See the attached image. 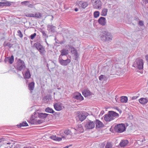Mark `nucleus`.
Masks as SVG:
<instances>
[{"label": "nucleus", "mask_w": 148, "mask_h": 148, "mask_svg": "<svg viewBox=\"0 0 148 148\" xmlns=\"http://www.w3.org/2000/svg\"><path fill=\"white\" fill-rule=\"evenodd\" d=\"M46 42V43H47V45H48V43H47V42Z\"/></svg>", "instance_id": "nucleus-59"}, {"label": "nucleus", "mask_w": 148, "mask_h": 148, "mask_svg": "<svg viewBox=\"0 0 148 148\" xmlns=\"http://www.w3.org/2000/svg\"><path fill=\"white\" fill-rule=\"evenodd\" d=\"M34 87V82H32L29 83L28 85L29 89V90H33Z\"/></svg>", "instance_id": "nucleus-29"}, {"label": "nucleus", "mask_w": 148, "mask_h": 148, "mask_svg": "<svg viewBox=\"0 0 148 148\" xmlns=\"http://www.w3.org/2000/svg\"><path fill=\"white\" fill-rule=\"evenodd\" d=\"M115 132L121 133L124 132L126 129L125 125L123 123L119 124L116 125L114 127Z\"/></svg>", "instance_id": "nucleus-4"}, {"label": "nucleus", "mask_w": 148, "mask_h": 148, "mask_svg": "<svg viewBox=\"0 0 148 148\" xmlns=\"http://www.w3.org/2000/svg\"><path fill=\"white\" fill-rule=\"evenodd\" d=\"M38 115V110H37L32 115L28 122L32 125H37L42 123V121L39 119Z\"/></svg>", "instance_id": "nucleus-2"}, {"label": "nucleus", "mask_w": 148, "mask_h": 148, "mask_svg": "<svg viewBox=\"0 0 148 148\" xmlns=\"http://www.w3.org/2000/svg\"><path fill=\"white\" fill-rule=\"evenodd\" d=\"M3 46L4 47L8 46L10 47H12V45L10 42H6L5 41L3 43Z\"/></svg>", "instance_id": "nucleus-33"}, {"label": "nucleus", "mask_w": 148, "mask_h": 148, "mask_svg": "<svg viewBox=\"0 0 148 148\" xmlns=\"http://www.w3.org/2000/svg\"><path fill=\"white\" fill-rule=\"evenodd\" d=\"M48 28H50L51 29V30L52 32H55V27L53 25H49L48 26Z\"/></svg>", "instance_id": "nucleus-38"}, {"label": "nucleus", "mask_w": 148, "mask_h": 148, "mask_svg": "<svg viewBox=\"0 0 148 148\" xmlns=\"http://www.w3.org/2000/svg\"><path fill=\"white\" fill-rule=\"evenodd\" d=\"M50 138L51 139L56 141H60L62 139V138L56 136L55 135H52L50 136Z\"/></svg>", "instance_id": "nucleus-27"}, {"label": "nucleus", "mask_w": 148, "mask_h": 148, "mask_svg": "<svg viewBox=\"0 0 148 148\" xmlns=\"http://www.w3.org/2000/svg\"><path fill=\"white\" fill-rule=\"evenodd\" d=\"M17 33L18 34V36L20 37V38H22L23 36V35L21 32V31L19 30L17 31Z\"/></svg>", "instance_id": "nucleus-41"}, {"label": "nucleus", "mask_w": 148, "mask_h": 148, "mask_svg": "<svg viewBox=\"0 0 148 148\" xmlns=\"http://www.w3.org/2000/svg\"><path fill=\"white\" fill-rule=\"evenodd\" d=\"M105 148H114L112 147V144L109 142L107 143Z\"/></svg>", "instance_id": "nucleus-35"}, {"label": "nucleus", "mask_w": 148, "mask_h": 148, "mask_svg": "<svg viewBox=\"0 0 148 148\" xmlns=\"http://www.w3.org/2000/svg\"><path fill=\"white\" fill-rule=\"evenodd\" d=\"M53 106L55 109L57 111H59L62 109V104L60 102L54 103Z\"/></svg>", "instance_id": "nucleus-14"}, {"label": "nucleus", "mask_w": 148, "mask_h": 148, "mask_svg": "<svg viewBox=\"0 0 148 148\" xmlns=\"http://www.w3.org/2000/svg\"><path fill=\"white\" fill-rule=\"evenodd\" d=\"M34 14V17H36L38 18H40L41 17V14L38 12H36L33 14Z\"/></svg>", "instance_id": "nucleus-31"}, {"label": "nucleus", "mask_w": 148, "mask_h": 148, "mask_svg": "<svg viewBox=\"0 0 148 148\" xmlns=\"http://www.w3.org/2000/svg\"><path fill=\"white\" fill-rule=\"evenodd\" d=\"M139 25L140 26H143V22L142 21H139Z\"/></svg>", "instance_id": "nucleus-44"}, {"label": "nucleus", "mask_w": 148, "mask_h": 148, "mask_svg": "<svg viewBox=\"0 0 148 148\" xmlns=\"http://www.w3.org/2000/svg\"><path fill=\"white\" fill-rule=\"evenodd\" d=\"M78 5L81 8L84 9L87 6L88 4L86 2L80 1Z\"/></svg>", "instance_id": "nucleus-17"}, {"label": "nucleus", "mask_w": 148, "mask_h": 148, "mask_svg": "<svg viewBox=\"0 0 148 148\" xmlns=\"http://www.w3.org/2000/svg\"><path fill=\"white\" fill-rule=\"evenodd\" d=\"M142 1L145 3H148V0H142Z\"/></svg>", "instance_id": "nucleus-47"}, {"label": "nucleus", "mask_w": 148, "mask_h": 148, "mask_svg": "<svg viewBox=\"0 0 148 148\" xmlns=\"http://www.w3.org/2000/svg\"><path fill=\"white\" fill-rule=\"evenodd\" d=\"M36 34L35 33H34V34H32L30 36V38L32 39H33L34 37L36 36Z\"/></svg>", "instance_id": "nucleus-43"}, {"label": "nucleus", "mask_w": 148, "mask_h": 148, "mask_svg": "<svg viewBox=\"0 0 148 148\" xmlns=\"http://www.w3.org/2000/svg\"><path fill=\"white\" fill-rule=\"evenodd\" d=\"M73 97L77 100L81 101L84 99L83 97L82 96L81 94L79 92H76L73 95Z\"/></svg>", "instance_id": "nucleus-12"}, {"label": "nucleus", "mask_w": 148, "mask_h": 148, "mask_svg": "<svg viewBox=\"0 0 148 148\" xmlns=\"http://www.w3.org/2000/svg\"><path fill=\"white\" fill-rule=\"evenodd\" d=\"M12 2L8 1H5V2H1V6H9L11 5Z\"/></svg>", "instance_id": "nucleus-25"}, {"label": "nucleus", "mask_w": 148, "mask_h": 148, "mask_svg": "<svg viewBox=\"0 0 148 148\" xmlns=\"http://www.w3.org/2000/svg\"><path fill=\"white\" fill-rule=\"evenodd\" d=\"M99 23L102 26H105L106 24V18L103 17H101L98 20Z\"/></svg>", "instance_id": "nucleus-15"}, {"label": "nucleus", "mask_w": 148, "mask_h": 148, "mask_svg": "<svg viewBox=\"0 0 148 148\" xmlns=\"http://www.w3.org/2000/svg\"><path fill=\"white\" fill-rule=\"evenodd\" d=\"M68 147H69L68 146H66L65 147H64V148H68Z\"/></svg>", "instance_id": "nucleus-54"}, {"label": "nucleus", "mask_w": 148, "mask_h": 148, "mask_svg": "<svg viewBox=\"0 0 148 148\" xmlns=\"http://www.w3.org/2000/svg\"><path fill=\"white\" fill-rule=\"evenodd\" d=\"M34 46L39 51L40 54L43 55L45 53L46 51L45 48L40 43H35Z\"/></svg>", "instance_id": "nucleus-10"}, {"label": "nucleus", "mask_w": 148, "mask_h": 148, "mask_svg": "<svg viewBox=\"0 0 148 148\" xmlns=\"http://www.w3.org/2000/svg\"><path fill=\"white\" fill-rule=\"evenodd\" d=\"M29 3V2L28 1H25L21 2V4L22 5H25L28 6Z\"/></svg>", "instance_id": "nucleus-37"}, {"label": "nucleus", "mask_w": 148, "mask_h": 148, "mask_svg": "<svg viewBox=\"0 0 148 148\" xmlns=\"http://www.w3.org/2000/svg\"><path fill=\"white\" fill-rule=\"evenodd\" d=\"M1 2H0V7L1 6Z\"/></svg>", "instance_id": "nucleus-55"}, {"label": "nucleus", "mask_w": 148, "mask_h": 148, "mask_svg": "<svg viewBox=\"0 0 148 148\" xmlns=\"http://www.w3.org/2000/svg\"><path fill=\"white\" fill-rule=\"evenodd\" d=\"M138 101L140 103L143 105H145L148 102V98H142L139 99Z\"/></svg>", "instance_id": "nucleus-18"}, {"label": "nucleus", "mask_w": 148, "mask_h": 148, "mask_svg": "<svg viewBox=\"0 0 148 148\" xmlns=\"http://www.w3.org/2000/svg\"><path fill=\"white\" fill-rule=\"evenodd\" d=\"M107 5L110 8L111 6H110V4L108 3Z\"/></svg>", "instance_id": "nucleus-51"}, {"label": "nucleus", "mask_w": 148, "mask_h": 148, "mask_svg": "<svg viewBox=\"0 0 148 148\" xmlns=\"http://www.w3.org/2000/svg\"><path fill=\"white\" fill-rule=\"evenodd\" d=\"M66 47L69 48V49L71 50L72 54L75 57V60H77L79 57V55L77 50L75 48L69 45H66Z\"/></svg>", "instance_id": "nucleus-9"}, {"label": "nucleus", "mask_w": 148, "mask_h": 148, "mask_svg": "<svg viewBox=\"0 0 148 148\" xmlns=\"http://www.w3.org/2000/svg\"><path fill=\"white\" fill-rule=\"evenodd\" d=\"M59 62L60 64L63 66H66L71 62V60L69 59H68L65 57L64 58H59L58 59Z\"/></svg>", "instance_id": "nucleus-6"}, {"label": "nucleus", "mask_w": 148, "mask_h": 148, "mask_svg": "<svg viewBox=\"0 0 148 148\" xmlns=\"http://www.w3.org/2000/svg\"><path fill=\"white\" fill-rule=\"evenodd\" d=\"M10 148H12V147H10Z\"/></svg>", "instance_id": "nucleus-58"}, {"label": "nucleus", "mask_w": 148, "mask_h": 148, "mask_svg": "<svg viewBox=\"0 0 148 148\" xmlns=\"http://www.w3.org/2000/svg\"><path fill=\"white\" fill-rule=\"evenodd\" d=\"M38 110V114L39 119H44L48 115L46 113H40Z\"/></svg>", "instance_id": "nucleus-22"}, {"label": "nucleus", "mask_w": 148, "mask_h": 148, "mask_svg": "<svg viewBox=\"0 0 148 148\" xmlns=\"http://www.w3.org/2000/svg\"><path fill=\"white\" fill-rule=\"evenodd\" d=\"M25 68V63L23 61L19 59L18 61L16 68L17 70L21 71L24 70Z\"/></svg>", "instance_id": "nucleus-8"}, {"label": "nucleus", "mask_w": 148, "mask_h": 148, "mask_svg": "<svg viewBox=\"0 0 148 148\" xmlns=\"http://www.w3.org/2000/svg\"><path fill=\"white\" fill-rule=\"evenodd\" d=\"M127 100V97L126 96H122L121 97L120 101L121 103H126Z\"/></svg>", "instance_id": "nucleus-28"}, {"label": "nucleus", "mask_w": 148, "mask_h": 148, "mask_svg": "<svg viewBox=\"0 0 148 148\" xmlns=\"http://www.w3.org/2000/svg\"><path fill=\"white\" fill-rule=\"evenodd\" d=\"M108 12V10L106 8H103L102 9L101 13V16H106L107 15Z\"/></svg>", "instance_id": "nucleus-26"}, {"label": "nucleus", "mask_w": 148, "mask_h": 148, "mask_svg": "<svg viewBox=\"0 0 148 148\" xmlns=\"http://www.w3.org/2000/svg\"><path fill=\"white\" fill-rule=\"evenodd\" d=\"M115 109L118 111V110L117 109H116V107L115 108Z\"/></svg>", "instance_id": "nucleus-56"}, {"label": "nucleus", "mask_w": 148, "mask_h": 148, "mask_svg": "<svg viewBox=\"0 0 148 148\" xmlns=\"http://www.w3.org/2000/svg\"><path fill=\"white\" fill-rule=\"evenodd\" d=\"M68 54V50L65 49H62L61 51V54L59 56V58H67V55Z\"/></svg>", "instance_id": "nucleus-13"}, {"label": "nucleus", "mask_w": 148, "mask_h": 148, "mask_svg": "<svg viewBox=\"0 0 148 148\" xmlns=\"http://www.w3.org/2000/svg\"><path fill=\"white\" fill-rule=\"evenodd\" d=\"M96 127L97 128L102 127L104 126L103 123L98 120H96L95 122Z\"/></svg>", "instance_id": "nucleus-20"}, {"label": "nucleus", "mask_w": 148, "mask_h": 148, "mask_svg": "<svg viewBox=\"0 0 148 148\" xmlns=\"http://www.w3.org/2000/svg\"><path fill=\"white\" fill-rule=\"evenodd\" d=\"M94 8L99 10L102 8V3L100 0H91Z\"/></svg>", "instance_id": "nucleus-7"}, {"label": "nucleus", "mask_w": 148, "mask_h": 148, "mask_svg": "<svg viewBox=\"0 0 148 148\" xmlns=\"http://www.w3.org/2000/svg\"><path fill=\"white\" fill-rule=\"evenodd\" d=\"M25 16L28 17H34V14L31 13H27L25 14Z\"/></svg>", "instance_id": "nucleus-40"}, {"label": "nucleus", "mask_w": 148, "mask_h": 148, "mask_svg": "<svg viewBox=\"0 0 148 148\" xmlns=\"http://www.w3.org/2000/svg\"><path fill=\"white\" fill-rule=\"evenodd\" d=\"M7 144H10V143H7Z\"/></svg>", "instance_id": "nucleus-57"}, {"label": "nucleus", "mask_w": 148, "mask_h": 148, "mask_svg": "<svg viewBox=\"0 0 148 148\" xmlns=\"http://www.w3.org/2000/svg\"><path fill=\"white\" fill-rule=\"evenodd\" d=\"M146 60L148 62V55H147L145 56Z\"/></svg>", "instance_id": "nucleus-48"}, {"label": "nucleus", "mask_w": 148, "mask_h": 148, "mask_svg": "<svg viewBox=\"0 0 148 148\" xmlns=\"http://www.w3.org/2000/svg\"><path fill=\"white\" fill-rule=\"evenodd\" d=\"M9 57L6 58L4 60V62L5 63H7L9 62Z\"/></svg>", "instance_id": "nucleus-45"}, {"label": "nucleus", "mask_w": 148, "mask_h": 148, "mask_svg": "<svg viewBox=\"0 0 148 148\" xmlns=\"http://www.w3.org/2000/svg\"><path fill=\"white\" fill-rule=\"evenodd\" d=\"M119 114L113 111H109L108 114L105 115L104 119L106 121H110L119 116Z\"/></svg>", "instance_id": "nucleus-3"}, {"label": "nucleus", "mask_w": 148, "mask_h": 148, "mask_svg": "<svg viewBox=\"0 0 148 148\" xmlns=\"http://www.w3.org/2000/svg\"><path fill=\"white\" fill-rule=\"evenodd\" d=\"M22 73L25 78L28 79L30 78V74L29 71H26L24 72V73L23 72Z\"/></svg>", "instance_id": "nucleus-24"}, {"label": "nucleus", "mask_w": 148, "mask_h": 148, "mask_svg": "<svg viewBox=\"0 0 148 148\" xmlns=\"http://www.w3.org/2000/svg\"><path fill=\"white\" fill-rule=\"evenodd\" d=\"M128 141L127 140H122L119 143V145L121 147L126 146L128 143Z\"/></svg>", "instance_id": "nucleus-23"}, {"label": "nucleus", "mask_w": 148, "mask_h": 148, "mask_svg": "<svg viewBox=\"0 0 148 148\" xmlns=\"http://www.w3.org/2000/svg\"><path fill=\"white\" fill-rule=\"evenodd\" d=\"M82 94L84 97H86L90 95L91 93L88 90L85 89L83 91Z\"/></svg>", "instance_id": "nucleus-21"}, {"label": "nucleus", "mask_w": 148, "mask_h": 148, "mask_svg": "<svg viewBox=\"0 0 148 148\" xmlns=\"http://www.w3.org/2000/svg\"><path fill=\"white\" fill-rule=\"evenodd\" d=\"M112 38L111 34L106 31L101 32L99 34V39L103 42H110L112 40Z\"/></svg>", "instance_id": "nucleus-1"}, {"label": "nucleus", "mask_w": 148, "mask_h": 148, "mask_svg": "<svg viewBox=\"0 0 148 148\" xmlns=\"http://www.w3.org/2000/svg\"><path fill=\"white\" fill-rule=\"evenodd\" d=\"M14 60V56H12L10 57H9V62L10 64H12L13 63Z\"/></svg>", "instance_id": "nucleus-34"}, {"label": "nucleus", "mask_w": 148, "mask_h": 148, "mask_svg": "<svg viewBox=\"0 0 148 148\" xmlns=\"http://www.w3.org/2000/svg\"><path fill=\"white\" fill-rule=\"evenodd\" d=\"M100 15V12L99 11H95L93 13L94 17L95 18H96L98 17Z\"/></svg>", "instance_id": "nucleus-32"}, {"label": "nucleus", "mask_w": 148, "mask_h": 148, "mask_svg": "<svg viewBox=\"0 0 148 148\" xmlns=\"http://www.w3.org/2000/svg\"><path fill=\"white\" fill-rule=\"evenodd\" d=\"M64 133L66 135H71V131L70 130L68 129L64 131Z\"/></svg>", "instance_id": "nucleus-36"}, {"label": "nucleus", "mask_w": 148, "mask_h": 148, "mask_svg": "<svg viewBox=\"0 0 148 148\" xmlns=\"http://www.w3.org/2000/svg\"><path fill=\"white\" fill-rule=\"evenodd\" d=\"M51 16V20H52L53 19V16Z\"/></svg>", "instance_id": "nucleus-52"}, {"label": "nucleus", "mask_w": 148, "mask_h": 148, "mask_svg": "<svg viewBox=\"0 0 148 148\" xmlns=\"http://www.w3.org/2000/svg\"><path fill=\"white\" fill-rule=\"evenodd\" d=\"M138 97V96H134L132 97V99L133 100H134L136 99Z\"/></svg>", "instance_id": "nucleus-46"}, {"label": "nucleus", "mask_w": 148, "mask_h": 148, "mask_svg": "<svg viewBox=\"0 0 148 148\" xmlns=\"http://www.w3.org/2000/svg\"><path fill=\"white\" fill-rule=\"evenodd\" d=\"M75 129L77 131L78 133H81L84 131V129L81 124L78 125Z\"/></svg>", "instance_id": "nucleus-19"}, {"label": "nucleus", "mask_w": 148, "mask_h": 148, "mask_svg": "<svg viewBox=\"0 0 148 148\" xmlns=\"http://www.w3.org/2000/svg\"><path fill=\"white\" fill-rule=\"evenodd\" d=\"M62 138H64V137H62Z\"/></svg>", "instance_id": "nucleus-60"}, {"label": "nucleus", "mask_w": 148, "mask_h": 148, "mask_svg": "<svg viewBox=\"0 0 148 148\" xmlns=\"http://www.w3.org/2000/svg\"><path fill=\"white\" fill-rule=\"evenodd\" d=\"M95 126L94 123L91 121L89 120L87 122L85 125V127L88 129H90L93 128Z\"/></svg>", "instance_id": "nucleus-11"}, {"label": "nucleus", "mask_w": 148, "mask_h": 148, "mask_svg": "<svg viewBox=\"0 0 148 148\" xmlns=\"http://www.w3.org/2000/svg\"><path fill=\"white\" fill-rule=\"evenodd\" d=\"M45 111L46 112L51 113H53L55 111L51 108L49 107L47 108H46Z\"/></svg>", "instance_id": "nucleus-30"}, {"label": "nucleus", "mask_w": 148, "mask_h": 148, "mask_svg": "<svg viewBox=\"0 0 148 148\" xmlns=\"http://www.w3.org/2000/svg\"><path fill=\"white\" fill-rule=\"evenodd\" d=\"M144 62L141 59L138 58L134 62L133 66L135 68H137L139 70L142 69L143 68Z\"/></svg>", "instance_id": "nucleus-5"}, {"label": "nucleus", "mask_w": 148, "mask_h": 148, "mask_svg": "<svg viewBox=\"0 0 148 148\" xmlns=\"http://www.w3.org/2000/svg\"><path fill=\"white\" fill-rule=\"evenodd\" d=\"M105 77V76L103 75H101L99 77V79L100 80H102Z\"/></svg>", "instance_id": "nucleus-42"}, {"label": "nucleus", "mask_w": 148, "mask_h": 148, "mask_svg": "<svg viewBox=\"0 0 148 148\" xmlns=\"http://www.w3.org/2000/svg\"><path fill=\"white\" fill-rule=\"evenodd\" d=\"M78 9L77 8H75V11H78Z\"/></svg>", "instance_id": "nucleus-53"}, {"label": "nucleus", "mask_w": 148, "mask_h": 148, "mask_svg": "<svg viewBox=\"0 0 148 148\" xmlns=\"http://www.w3.org/2000/svg\"><path fill=\"white\" fill-rule=\"evenodd\" d=\"M23 148H32V147H24Z\"/></svg>", "instance_id": "nucleus-50"}, {"label": "nucleus", "mask_w": 148, "mask_h": 148, "mask_svg": "<svg viewBox=\"0 0 148 148\" xmlns=\"http://www.w3.org/2000/svg\"><path fill=\"white\" fill-rule=\"evenodd\" d=\"M20 125L21 127L26 126H28V125L26 121H25L21 123L20 124Z\"/></svg>", "instance_id": "nucleus-39"}, {"label": "nucleus", "mask_w": 148, "mask_h": 148, "mask_svg": "<svg viewBox=\"0 0 148 148\" xmlns=\"http://www.w3.org/2000/svg\"><path fill=\"white\" fill-rule=\"evenodd\" d=\"M116 109H117L118 110V111L120 113L122 112V111L121 110L119 109L118 108L116 107Z\"/></svg>", "instance_id": "nucleus-49"}, {"label": "nucleus", "mask_w": 148, "mask_h": 148, "mask_svg": "<svg viewBox=\"0 0 148 148\" xmlns=\"http://www.w3.org/2000/svg\"><path fill=\"white\" fill-rule=\"evenodd\" d=\"M88 113L87 112H84L82 113L79 115V119L81 121H83L88 116Z\"/></svg>", "instance_id": "nucleus-16"}]
</instances>
